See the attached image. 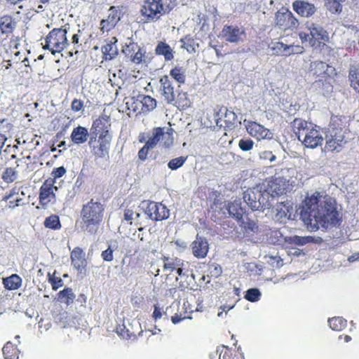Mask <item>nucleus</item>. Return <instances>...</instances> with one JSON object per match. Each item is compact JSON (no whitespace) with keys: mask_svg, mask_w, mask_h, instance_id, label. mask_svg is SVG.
Here are the masks:
<instances>
[{"mask_svg":"<svg viewBox=\"0 0 359 359\" xmlns=\"http://www.w3.org/2000/svg\"><path fill=\"white\" fill-rule=\"evenodd\" d=\"M49 276V281L51 283L52 287L54 290H57L59 287H62L63 284L62 280L60 277H56L55 276Z\"/></svg>","mask_w":359,"mask_h":359,"instance_id":"nucleus-50","label":"nucleus"},{"mask_svg":"<svg viewBox=\"0 0 359 359\" xmlns=\"http://www.w3.org/2000/svg\"><path fill=\"white\" fill-rule=\"evenodd\" d=\"M114 248L111 245H109L107 249L102 252V257L106 262H111L113 260Z\"/></svg>","mask_w":359,"mask_h":359,"instance_id":"nucleus-53","label":"nucleus"},{"mask_svg":"<svg viewBox=\"0 0 359 359\" xmlns=\"http://www.w3.org/2000/svg\"><path fill=\"white\" fill-rule=\"evenodd\" d=\"M145 213L153 220L162 221L169 217L170 211L161 203L147 202Z\"/></svg>","mask_w":359,"mask_h":359,"instance_id":"nucleus-9","label":"nucleus"},{"mask_svg":"<svg viewBox=\"0 0 359 359\" xmlns=\"http://www.w3.org/2000/svg\"><path fill=\"white\" fill-rule=\"evenodd\" d=\"M222 354V352L220 353ZM219 359H244L242 353H238L232 355L231 353L225 351V353L222 355V358H221V355H219Z\"/></svg>","mask_w":359,"mask_h":359,"instance_id":"nucleus-57","label":"nucleus"},{"mask_svg":"<svg viewBox=\"0 0 359 359\" xmlns=\"http://www.w3.org/2000/svg\"><path fill=\"white\" fill-rule=\"evenodd\" d=\"M257 202H260V205L257 210L263 212L265 211L270 212L272 203H274V201L271 198V196L269 194L266 195V191L262 189L260 200H257Z\"/></svg>","mask_w":359,"mask_h":359,"instance_id":"nucleus-31","label":"nucleus"},{"mask_svg":"<svg viewBox=\"0 0 359 359\" xmlns=\"http://www.w3.org/2000/svg\"><path fill=\"white\" fill-rule=\"evenodd\" d=\"M160 143L165 148H169L173 143L171 134L165 132L163 128H156L152 131V135L148 139L146 144L151 149Z\"/></svg>","mask_w":359,"mask_h":359,"instance_id":"nucleus-7","label":"nucleus"},{"mask_svg":"<svg viewBox=\"0 0 359 359\" xmlns=\"http://www.w3.org/2000/svg\"><path fill=\"white\" fill-rule=\"evenodd\" d=\"M76 296L71 288L67 287L58 293V300L69 305L74 302Z\"/></svg>","mask_w":359,"mask_h":359,"instance_id":"nucleus-35","label":"nucleus"},{"mask_svg":"<svg viewBox=\"0 0 359 359\" xmlns=\"http://www.w3.org/2000/svg\"><path fill=\"white\" fill-rule=\"evenodd\" d=\"M272 203L270 212H266V216L271 217L276 222H283L287 217L289 212V206L284 203H277L275 205Z\"/></svg>","mask_w":359,"mask_h":359,"instance_id":"nucleus-16","label":"nucleus"},{"mask_svg":"<svg viewBox=\"0 0 359 359\" xmlns=\"http://www.w3.org/2000/svg\"><path fill=\"white\" fill-rule=\"evenodd\" d=\"M233 157V154L231 152H226L222 154L221 159L224 161L225 160H229Z\"/></svg>","mask_w":359,"mask_h":359,"instance_id":"nucleus-63","label":"nucleus"},{"mask_svg":"<svg viewBox=\"0 0 359 359\" xmlns=\"http://www.w3.org/2000/svg\"><path fill=\"white\" fill-rule=\"evenodd\" d=\"M71 260L74 268L81 271L86 263L85 252L81 248H75L71 252Z\"/></svg>","mask_w":359,"mask_h":359,"instance_id":"nucleus-25","label":"nucleus"},{"mask_svg":"<svg viewBox=\"0 0 359 359\" xmlns=\"http://www.w3.org/2000/svg\"><path fill=\"white\" fill-rule=\"evenodd\" d=\"M240 223H241V225L243 226V227L246 230H250V231H251L252 232H256L258 230V225L257 224V223H255L253 221H249V222H245L244 221L243 224H242V222H240Z\"/></svg>","mask_w":359,"mask_h":359,"instance_id":"nucleus-55","label":"nucleus"},{"mask_svg":"<svg viewBox=\"0 0 359 359\" xmlns=\"http://www.w3.org/2000/svg\"><path fill=\"white\" fill-rule=\"evenodd\" d=\"M259 159L262 161L264 163H269L276 161V156L271 151H263L259 154Z\"/></svg>","mask_w":359,"mask_h":359,"instance_id":"nucleus-43","label":"nucleus"},{"mask_svg":"<svg viewBox=\"0 0 359 359\" xmlns=\"http://www.w3.org/2000/svg\"><path fill=\"white\" fill-rule=\"evenodd\" d=\"M276 24L279 28L287 30L297 28L299 22L287 8H282L276 13Z\"/></svg>","mask_w":359,"mask_h":359,"instance_id":"nucleus-8","label":"nucleus"},{"mask_svg":"<svg viewBox=\"0 0 359 359\" xmlns=\"http://www.w3.org/2000/svg\"><path fill=\"white\" fill-rule=\"evenodd\" d=\"M186 160L187 158L183 156L173 158L169 161L168 166L171 170H177L184 165Z\"/></svg>","mask_w":359,"mask_h":359,"instance_id":"nucleus-45","label":"nucleus"},{"mask_svg":"<svg viewBox=\"0 0 359 359\" xmlns=\"http://www.w3.org/2000/svg\"><path fill=\"white\" fill-rule=\"evenodd\" d=\"M153 316L154 317L155 319L161 318L162 316L161 309L156 306L153 313Z\"/></svg>","mask_w":359,"mask_h":359,"instance_id":"nucleus-64","label":"nucleus"},{"mask_svg":"<svg viewBox=\"0 0 359 359\" xmlns=\"http://www.w3.org/2000/svg\"><path fill=\"white\" fill-rule=\"evenodd\" d=\"M209 271L212 276L217 277L222 273V268L217 264H212L209 266Z\"/></svg>","mask_w":359,"mask_h":359,"instance_id":"nucleus-56","label":"nucleus"},{"mask_svg":"<svg viewBox=\"0 0 359 359\" xmlns=\"http://www.w3.org/2000/svg\"><path fill=\"white\" fill-rule=\"evenodd\" d=\"M157 55H163L165 60L168 61L173 58L172 49L164 42H159L155 49Z\"/></svg>","mask_w":359,"mask_h":359,"instance_id":"nucleus-30","label":"nucleus"},{"mask_svg":"<svg viewBox=\"0 0 359 359\" xmlns=\"http://www.w3.org/2000/svg\"><path fill=\"white\" fill-rule=\"evenodd\" d=\"M151 149L149 147H147V144L145 145L139 151L138 157L141 161H144L147 157L149 150Z\"/></svg>","mask_w":359,"mask_h":359,"instance_id":"nucleus-58","label":"nucleus"},{"mask_svg":"<svg viewBox=\"0 0 359 359\" xmlns=\"http://www.w3.org/2000/svg\"><path fill=\"white\" fill-rule=\"evenodd\" d=\"M350 86L359 94V65H351L348 72Z\"/></svg>","mask_w":359,"mask_h":359,"instance_id":"nucleus-28","label":"nucleus"},{"mask_svg":"<svg viewBox=\"0 0 359 359\" xmlns=\"http://www.w3.org/2000/svg\"><path fill=\"white\" fill-rule=\"evenodd\" d=\"M222 32L226 41L236 43L243 42L245 35L243 29L233 26H224Z\"/></svg>","mask_w":359,"mask_h":359,"instance_id":"nucleus-15","label":"nucleus"},{"mask_svg":"<svg viewBox=\"0 0 359 359\" xmlns=\"http://www.w3.org/2000/svg\"><path fill=\"white\" fill-rule=\"evenodd\" d=\"M325 6L332 14H339L342 11V3L346 0H324Z\"/></svg>","mask_w":359,"mask_h":359,"instance_id":"nucleus-34","label":"nucleus"},{"mask_svg":"<svg viewBox=\"0 0 359 359\" xmlns=\"http://www.w3.org/2000/svg\"><path fill=\"white\" fill-rule=\"evenodd\" d=\"M142 103V105L148 111L152 110L156 107V100L149 95L143 97Z\"/></svg>","mask_w":359,"mask_h":359,"instance_id":"nucleus-47","label":"nucleus"},{"mask_svg":"<svg viewBox=\"0 0 359 359\" xmlns=\"http://www.w3.org/2000/svg\"><path fill=\"white\" fill-rule=\"evenodd\" d=\"M311 67L314 69V74L320 76L325 72L328 68V65L321 61H316L311 64Z\"/></svg>","mask_w":359,"mask_h":359,"instance_id":"nucleus-40","label":"nucleus"},{"mask_svg":"<svg viewBox=\"0 0 359 359\" xmlns=\"http://www.w3.org/2000/svg\"><path fill=\"white\" fill-rule=\"evenodd\" d=\"M66 173V169L63 166L57 168L52 172V175L54 179L60 178Z\"/></svg>","mask_w":359,"mask_h":359,"instance_id":"nucleus-60","label":"nucleus"},{"mask_svg":"<svg viewBox=\"0 0 359 359\" xmlns=\"http://www.w3.org/2000/svg\"><path fill=\"white\" fill-rule=\"evenodd\" d=\"M124 219L127 222H129L131 224V221L134 219V216L136 217H140V214L137 212H133V210L130 209H126L124 211Z\"/></svg>","mask_w":359,"mask_h":359,"instance_id":"nucleus-54","label":"nucleus"},{"mask_svg":"<svg viewBox=\"0 0 359 359\" xmlns=\"http://www.w3.org/2000/svg\"><path fill=\"white\" fill-rule=\"evenodd\" d=\"M159 91L167 104H173L175 100V94L172 81L168 76H163L159 81Z\"/></svg>","mask_w":359,"mask_h":359,"instance_id":"nucleus-13","label":"nucleus"},{"mask_svg":"<svg viewBox=\"0 0 359 359\" xmlns=\"http://www.w3.org/2000/svg\"><path fill=\"white\" fill-rule=\"evenodd\" d=\"M264 186L266 195L269 194L273 201L276 196L282 195L285 189L283 180L280 178L269 180L266 182V185L264 184Z\"/></svg>","mask_w":359,"mask_h":359,"instance_id":"nucleus-17","label":"nucleus"},{"mask_svg":"<svg viewBox=\"0 0 359 359\" xmlns=\"http://www.w3.org/2000/svg\"><path fill=\"white\" fill-rule=\"evenodd\" d=\"M177 102L182 107H189L190 101L185 93H179L177 97Z\"/></svg>","mask_w":359,"mask_h":359,"instance_id":"nucleus-51","label":"nucleus"},{"mask_svg":"<svg viewBox=\"0 0 359 359\" xmlns=\"http://www.w3.org/2000/svg\"><path fill=\"white\" fill-rule=\"evenodd\" d=\"M292 8L297 14L306 18L313 15L316 11L313 4L304 1H294L292 4Z\"/></svg>","mask_w":359,"mask_h":359,"instance_id":"nucleus-21","label":"nucleus"},{"mask_svg":"<svg viewBox=\"0 0 359 359\" xmlns=\"http://www.w3.org/2000/svg\"><path fill=\"white\" fill-rule=\"evenodd\" d=\"M88 135V130L85 127L79 126L73 129L71 139L74 144H81L87 141Z\"/></svg>","mask_w":359,"mask_h":359,"instance_id":"nucleus-27","label":"nucleus"},{"mask_svg":"<svg viewBox=\"0 0 359 359\" xmlns=\"http://www.w3.org/2000/svg\"><path fill=\"white\" fill-rule=\"evenodd\" d=\"M220 114L222 116H224L223 121L225 123V127L233 128L236 123L237 117L235 112L226 107H222L218 112L215 114L214 118L216 125L219 127H222L223 124L222 118L219 116Z\"/></svg>","mask_w":359,"mask_h":359,"instance_id":"nucleus-14","label":"nucleus"},{"mask_svg":"<svg viewBox=\"0 0 359 359\" xmlns=\"http://www.w3.org/2000/svg\"><path fill=\"white\" fill-rule=\"evenodd\" d=\"M330 327L335 331H341L346 326V320L340 317H334L328 320Z\"/></svg>","mask_w":359,"mask_h":359,"instance_id":"nucleus-36","label":"nucleus"},{"mask_svg":"<svg viewBox=\"0 0 359 359\" xmlns=\"http://www.w3.org/2000/svg\"><path fill=\"white\" fill-rule=\"evenodd\" d=\"M313 126L312 123H308L302 118H295L292 122V127L298 140L302 138Z\"/></svg>","mask_w":359,"mask_h":359,"instance_id":"nucleus-26","label":"nucleus"},{"mask_svg":"<svg viewBox=\"0 0 359 359\" xmlns=\"http://www.w3.org/2000/svg\"><path fill=\"white\" fill-rule=\"evenodd\" d=\"M254 145V142L251 139H241L238 142V147L243 151H250Z\"/></svg>","mask_w":359,"mask_h":359,"instance_id":"nucleus-49","label":"nucleus"},{"mask_svg":"<svg viewBox=\"0 0 359 359\" xmlns=\"http://www.w3.org/2000/svg\"><path fill=\"white\" fill-rule=\"evenodd\" d=\"M182 264L180 259H176L173 261L172 259H166V262L164 264V269L170 272L173 271L177 266Z\"/></svg>","mask_w":359,"mask_h":359,"instance_id":"nucleus-48","label":"nucleus"},{"mask_svg":"<svg viewBox=\"0 0 359 359\" xmlns=\"http://www.w3.org/2000/svg\"><path fill=\"white\" fill-rule=\"evenodd\" d=\"M170 74L180 84L185 82V70L182 67H175L170 70Z\"/></svg>","mask_w":359,"mask_h":359,"instance_id":"nucleus-38","label":"nucleus"},{"mask_svg":"<svg viewBox=\"0 0 359 359\" xmlns=\"http://www.w3.org/2000/svg\"><path fill=\"white\" fill-rule=\"evenodd\" d=\"M260 196L261 189L259 188L248 189L243 193V199L245 202L252 210H257L259 209L260 202H257V200H260Z\"/></svg>","mask_w":359,"mask_h":359,"instance_id":"nucleus-20","label":"nucleus"},{"mask_svg":"<svg viewBox=\"0 0 359 359\" xmlns=\"http://www.w3.org/2000/svg\"><path fill=\"white\" fill-rule=\"evenodd\" d=\"M46 228L59 229L61 227L59 217L56 215H51L47 217L44 222Z\"/></svg>","mask_w":359,"mask_h":359,"instance_id":"nucleus-39","label":"nucleus"},{"mask_svg":"<svg viewBox=\"0 0 359 359\" xmlns=\"http://www.w3.org/2000/svg\"><path fill=\"white\" fill-rule=\"evenodd\" d=\"M120 20L119 12L115 6H111L109 9V15L107 19L102 20L100 23L101 30L108 32L115 27Z\"/></svg>","mask_w":359,"mask_h":359,"instance_id":"nucleus-19","label":"nucleus"},{"mask_svg":"<svg viewBox=\"0 0 359 359\" xmlns=\"http://www.w3.org/2000/svg\"><path fill=\"white\" fill-rule=\"evenodd\" d=\"M314 237L313 236H289L285 238L287 243L290 244H294L299 246L304 245L307 243H313Z\"/></svg>","mask_w":359,"mask_h":359,"instance_id":"nucleus-33","label":"nucleus"},{"mask_svg":"<svg viewBox=\"0 0 359 359\" xmlns=\"http://www.w3.org/2000/svg\"><path fill=\"white\" fill-rule=\"evenodd\" d=\"M300 217L310 231L336 226L339 222V213L332 199L319 192L307 196L299 212Z\"/></svg>","mask_w":359,"mask_h":359,"instance_id":"nucleus-1","label":"nucleus"},{"mask_svg":"<svg viewBox=\"0 0 359 359\" xmlns=\"http://www.w3.org/2000/svg\"><path fill=\"white\" fill-rule=\"evenodd\" d=\"M67 33L65 29H53L46 36L43 48L50 50L53 54L61 52L67 45Z\"/></svg>","mask_w":359,"mask_h":359,"instance_id":"nucleus-5","label":"nucleus"},{"mask_svg":"<svg viewBox=\"0 0 359 359\" xmlns=\"http://www.w3.org/2000/svg\"><path fill=\"white\" fill-rule=\"evenodd\" d=\"M307 28L309 33H300L299 36L302 40L309 41L311 46H314L317 42L328 41V33L318 24L307 23Z\"/></svg>","mask_w":359,"mask_h":359,"instance_id":"nucleus-6","label":"nucleus"},{"mask_svg":"<svg viewBox=\"0 0 359 359\" xmlns=\"http://www.w3.org/2000/svg\"><path fill=\"white\" fill-rule=\"evenodd\" d=\"M293 49H294L293 45H290V46L286 45L285 53L283 55H290L292 54H294Z\"/></svg>","mask_w":359,"mask_h":359,"instance_id":"nucleus-62","label":"nucleus"},{"mask_svg":"<svg viewBox=\"0 0 359 359\" xmlns=\"http://www.w3.org/2000/svg\"><path fill=\"white\" fill-rule=\"evenodd\" d=\"M17 178V172L12 168H7L3 172L2 179L7 183L15 181Z\"/></svg>","mask_w":359,"mask_h":359,"instance_id":"nucleus-41","label":"nucleus"},{"mask_svg":"<svg viewBox=\"0 0 359 359\" xmlns=\"http://www.w3.org/2000/svg\"><path fill=\"white\" fill-rule=\"evenodd\" d=\"M22 205H24V203L22 202V199L21 198H16V199L15 200V205H12V201H9L8 208L13 209L15 207Z\"/></svg>","mask_w":359,"mask_h":359,"instance_id":"nucleus-61","label":"nucleus"},{"mask_svg":"<svg viewBox=\"0 0 359 359\" xmlns=\"http://www.w3.org/2000/svg\"><path fill=\"white\" fill-rule=\"evenodd\" d=\"M117 41L116 37H111L107 41L106 45L102 47V53L104 60H111L118 55Z\"/></svg>","mask_w":359,"mask_h":359,"instance_id":"nucleus-24","label":"nucleus"},{"mask_svg":"<svg viewBox=\"0 0 359 359\" xmlns=\"http://www.w3.org/2000/svg\"><path fill=\"white\" fill-rule=\"evenodd\" d=\"M107 121L104 118L96 119L93 123L92 128L95 130L97 135H99L98 140L93 138L89 141V147L92 149L94 156L98 158H104L109 154L111 141V134L109 133Z\"/></svg>","mask_w":359,"mask_h":359,"instance_id":"nucleus-2","label":"nucleus"},{"mask_svg":"<svg viewBox=\"0 0 359 359\" xmlns=\"http://www.w3.org/2000/svg\"><path fill=\"white\" fill-rule=\"evenodd\" d=\"M55 181L53 183H48V181L45 182L41 187L39 199L41 204H45L51 201L55 196V191L57 190V187L53 185Z\"/></svg>","mask_w":359,"mask_h":359,"instance_id":"nucleus-22","label":"nucleus"},{"mask_svg":"<svg viewBox=\"0 0 359 359\" xmlns=\"http://www.w3.org/2000/svg\"><path fill=\"white\" fill-rule=\"evenodd\" d=\"M104 210L102 204L94 202L93 200L83 206L81 215L86 230L89 232L93 231L94 227L102 222Z\"/></svg>","mask_w":359,"mask_h":359,"instance_id":"nucleus-3","label":"nucleus"},{"mask_svg":"<svg viewBox=\"0 0 359 359\" xmlns=\"http://www.w3.org/2000/svg\"><path fill=\"white\" fill-rule=\"evenodd\" d=\"M144 53L145 51L139 46L135 54L132 55L131 60L136 64H140L142 61V57H144Z\"/></svg>","mask_w":359,"mask_h":359,"instance_id":"nucleus-52","label":"nucleus"},{"mask_svg":"<svg viewBox=\"0 0 359 359\" xmlns=\"http://www.w3.org/2000/svg\"><path fill=\"white\" fill-rule=\"evenodd\" d=\"M3 354L6 359L18 358L17 348L11 342H7L2 348Z\"/></svg>","mask_w":359,"mask_h":359,"instance_id":"nucleus-37","label":"nucleus"},{"mask_svg":"<svg viewBox=\"0 0 359 359\" xmlns=\"http://www.w3.org/2000/svg\"><path fill=\"white\" fill-rule=\"evenodd\" d=\"M191 248L194 256L198 259L205 257L209 250V245L206 238L198 236L191 244Z\"/></svg>","mask_w":359,"mask_h":359,"instance_id":"nucleus-18","label":"nucleus"},{"mask_svg":"<svg viewBox=\"0 0 359 359\" xmlns=\"http://www.w3.org/2000/svg\"><path fill=\"white\" fill-rule=\"evenodd\" d=\"M72 109L74 111H79L83 107V102L79 100L74 99L72 102Z\"/></svg>","mask_w":359,"mask_h":359,"instance_id":"nucleus-59","label":"nucleus"},{"mask_svg":"<svg viewBox=\"0 0 359 359\" xmlns=\"http://www.w3.org/2000/svg\"><path fill=\"white\" fill-rule=\"evenodd\" d=\"M15 22L11 17L4 16L1 18L0 30L2 34H7L12 33L15 28Z\"/></svg>","mask_w":359,"mask_h":359,"instance_id":"nucleus-32","label":"nucleus"},{"mask_svg":"<svg viewBox=\"0 0 359 359\" xmlns=\"http://www.w3.org/2000/svg\"><path fill=\"white\" fill-rule=\"evenodd\" d=\"M286 45L282 42H273L269 46V48L273 50V54L283 55L285 53Z\"/></svg>","mask_w":359,"mask_h":359,"instance_id":"nucleus-44","label":"nucleus"},{"mask_svg":"<svg viewBox=\"0 0 359 359\" xmlns=\"http://www.w3.org/2000/svg\"><path fill=\"white\" fill-rule=\"evenodd\" d=\"M226 210L230 216L235 218L238 222L244 223L243 214L244 210L241 207V199H236L233 202L229 203Z\"/></svg>","mask_w":359,"mask_h":359,"instance_id":"nucleus-23","label":"nucleus"},{"mask_svg":"<svg viewBox=\"0 0 359 359\" xmlns=\"http://www.w3.org/2000/svg\"><path fill=\"white\" fill-rule=\"evenodd\" d=\"M261 297V292L257 288H251L246 291L245 298L252 302H257Z\"/></svg>","mask_w":359,"mask_h":359,"instance_id":"nucleus-42","label":"nucleus"},{"mask_svg":"<svg viewBox=\"0 0 359 359\" xmlns=\"http://www.w3.org/2000/svg\"><path fill=\"white\" fill-rule=\"evenodd\" d=\"M326 142L325 146V151L339 152L342 147L344 136L341 129L332 128L330 130L329 134L326 135Z\"/></svg>","mask_w":359,"mask_h":359,"instance_id":"nucleus-10","label":"nucleus"},{"mask_svg":"<svg viewBox=\"0 0 359 359\" xmlns=\"http://www.w3.org/2000/svg\"><path fill=\"white\" fill-rule=\"evenodd\" d=\"M299 140L302 142L306 147L315 149L323 143V132L320 130L319 127L313 126Z\"/></svg>","mask_w":359,"mask_h":359,"instance_id":"nucleus-11","label":"nucleus"},{"mask_svg":"<svg viewBox=\"0 0 359 359\" xmlns=\"http://www.w3.org/2000/svg\"><path fill=\"white\" fill-rule=\"evenodd\" d=\"M244 123H246L245 126L247 132L257 140L272 139V133L259 123L254 121H247L246 120L244 121Z\"/></svg>","mask_w":359,"mask_h":359,"instance_id":"nucleus-12","label":"nucleus"},{"mask_svg":"<svg viewBox=\"0 0 359 359\" xmlns=\"http://www.w3.org/2000/svg\"><path fill=\"white\" fill-rule=\"evenodd\" d=\"M172 9V6L163 3V0H144L140 13L144 22H156Z\"/></svg>","mask_w":359,"mask_h":359,"instance_id":"nucleus-4","label":"nucleus"},{"mask_svg":"<svg viewBox=\"0 0 359 359\" xmlns=\"http://www.w3.org/2000/svg\"><path fill=\"white\" fill-rule=\"evenodd\" d=\"M3 284L7 290H14L18 289L22 284L21 278L17 274H13L3 279Z\"/></svg>","mask_w":359,"mask_h":359,"instance_id":"nucleus-29","label":"nucleus"},{"mask_svg":"<svg viewBox=\"0 0 359 359\" xmlns=\"http://www.w3.org/2000/svg\"><path fill=\"white\" fill-rule=\"evenodd\" d=\"M140 46L133 42H130L129 44H126L122 50V52L127 56L132 57V55L135 54Z\"/></svg>","mask_w":359,"mask_h":359,"instance_id":"nucleus-46","label":"nucleus"}]
</instances>
